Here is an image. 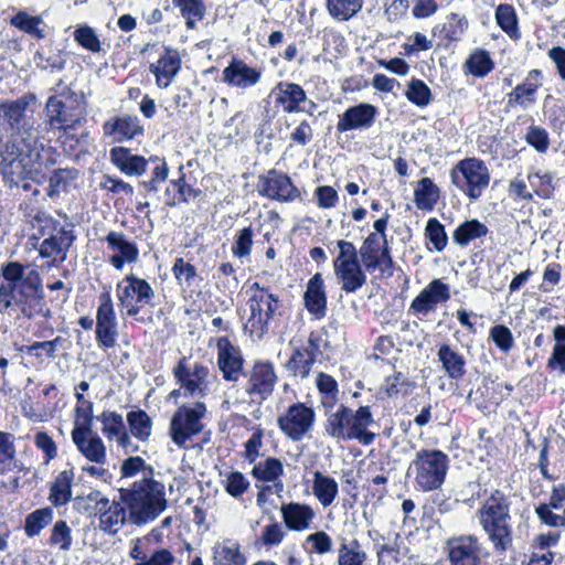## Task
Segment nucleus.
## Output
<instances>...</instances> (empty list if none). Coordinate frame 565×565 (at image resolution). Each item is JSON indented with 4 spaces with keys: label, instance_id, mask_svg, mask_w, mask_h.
I'll return each instance as SVG.
<instances>
[{
    "label": "nucleus",
    "instance_id": "obj_1",
    "mask_svg": "<svg viewBox=\"0 0 565 565\" xmlns=\"http://www.w3.org/2000/svg\"><path fill=\"white\" fill-rule=\"evenodd\" d=\"M119 499L97 501L99 530L109 535L117 534L126 524L127 510L130 521L140 526L154 521L168 504L164 484L148 476L135 481L130 488H121Z\"/></svg>",
    "mask_w": 565,
    "mask_h": 565
},
{
    "label": "nucleus",
    "instance_id": "obj_2",
    "mask_svg": "<svg viewBox=\"0 0 565 565\" xmlns=\"http://www.w3.org/2000/svg\"><path fill=\"white\" fill-rule=\"evenodd\" d=\"M35 114L36 97L32 93L0 103V128L9 135L7 142L23 146L32 156L36 154L38 148H44V126Z\"/></svg>",
    "mask_w": 565,
    "mask_h": 565
},
{
    "label": "nucleus",
    "instance_id": "obj_3",
    "mask_svg": "<svg viewBox=\"0 0 565 565\" xmlns=\"http://www.w3.org/2000/svg\"><path fill=\"white\" fill-rule=\"evenodd\" d=\"M45 131H63L64 134L75 130L86 121V102L82 92H75L68 86H63L62 81L55 88V94L46 100L45 108Z\"/></svg>",
    "mask_w": 565,
    "mask_h": 565
},
{
    "label": "nucleus",
    "instance_id": "obj_4",
    "mask_svg": "<svg viewBox=\"0 0 565 565\" xmlns=\"http://www.w3.org/2000/svg\"><path fill=\"white\" fill-rule=\"evenodd\" d=\"M326 433L337 440L348 441L356 439L360 444H373L375 434L367 427L374 423L369 406H361L356 411L341 404L335 412H326Z\"/></svg>",
    "mask_w": 565,
    "mask_h": 565
},
{
    "label": "nucleus",
    "instance_id": "obj_5",
    "mask_svg": "<svg viewBox=\"0 0 565 565\" xmlns=\"http://www.w3.org/2000/svg\"><path fill=\"white\" fill-rule=\"evenodd\" d=\"M247 292L249 294L247 306L250 315L245 324V330L260 339L269 330L270 322L282 316L284 303L278 294L273 292L269 287L262 286L257 281L249 286Z\"/></svg>",
    "mask_w": 565,
    "mask_h": 565
},
{
    "label": "nucleus",
    "instance_id": "obj_6",
    "mask_svg": "<svg viewBox=\"0 0 565 565\" xmlns=\"http://www.w3.org/2000/svg\"><path fill=\"white\" fill-rule=\"evenodd\" d=\"M449 459L437 449H422L408 467V475H414V481L422 491H434L445 482Z\"/></svg>",
    "mask_w": 565,
    "mask_h": 565
},
{
    "label": "nucleus",
    "instance_id": "obj_7",
    "mask_svg": "<svg viewBox=\"0 0 565 565\" xmlns=\"http://www.w3.org/2000/svg\"><path fill=\"white\" fill-rule=\"evenodd\" d=\"M451 182L470 200H478L490 182V172L477 158L460 160L450 172Z\"/></svg>",
    "mask_w": 565,
    "mask_h": 565
},
{
    "label": "nucleus",
    "instance_id": "obj_8",
    "mask_svg": "<svg viewBox=\"0 0 565 565\" xmlns=\"http://www.w3.org/2000/svg\"><path fill=\"white\" fill-rule=\"evenodd\" d=\"M36 149V154L32 156L29 149L15 142H6L3 162L0 166V175L3 181L12 186H18L21 181L26 179L34 180L33 168L31 162L40 159V150Z\"/></svg>",
    "mask_w": 565,
    "mask_h": 565
},
{
    "label": "nucleus",
    "instance_id": "obj_9",
    "mask_svg": "<svg viewBox=\"0 0 565 565\" xmlns=\"http://www.w3.org/2000/svg\"><path fill=\"white\" fill-rule=\"evenodd\" d=\"M116 296L121 312L136 317L146 306H153L156 292L146 279L130 274L117 284Z\"/></svg>",
    "mask_w": 565,
    "mask_h": 565
},
{
    "label": "nucleus",
    "instance_id": "obj_10",
    "mask_svg": "<svg viewBox=\"0 0 565 565\" xmlns=\"http://www.w3.org/2000/svg\"><path fill=\"white\" fill-rule=\"evenodd\" d=\"M43 298L40 274L34 269L25 274L21 264V277L14 286L13 309L18 308L23 317L32 318L42 311Z\"/></svg>",
    "mask_w": 565,
    "mask_h": 565
},
{
    "label": "nucleus",
    "instance_id": "obj_11",
    "mask_svg": "<svg viewBox=\"0 0 565 565\" xmlns=\"http://www.w3.org/2000/svg\"><path fill=\"white\" fill-rule=\"evenodd\" d=\"M205 413L206 406L202 402H196L193 406L179 407L170 420L171 440L178 447L185 448L186 443L203 430L202 418Z\"/></svg>",
    "mask_w": 565,
    "mask_h": 565
},
{
    "label": "nucleus",
    "instance_id": "obj_12",
    "mask_svg": "<svg viewBox=\"0 0 565 565\" xmlns=\"http://www.w3.org/2000/svg\"><path fill=\"white\" fill-rule=\"evenodd\" d=\"M479 522L497 554H504L512 546V516L510 512L478 513Z\"/></svg>",
    "mask_w": 565,
    "mask_h": 565
},
{
    "label": "nucleus",
    "instance_id": "obj_13",
    "mask_svg": "<svg viewBox=\"0 0 565 565\" xmlns=\"http://www.w3.org/2000/svg\"><path fill=\"white\" fill-rule=\"evenodd\" d=\"M315 419L316 414L311 407L303 403H295L277 418V424L288 438L299 441L311 430Z\"/></svg>",
    "mask_w": 565,
    "mask_h": 565
},
{
    "label": "nucleus",
    "instance_id": "obj_14",
    "mask_svg": "<svg viewBox=\"0 0 565 565\" xmlns=\"http://www.w3.org/2000/svg\"><path fill=\"white\" fill-rule=\"evenodd\" d=\"M445 551L450 565H481L482 544L475 535H460L450 537L446 542Z\"/></svg>",
    "mask_w": 565,
    "mask_h": 565
},
{
    "label": "nucleus",
    "instance_id": "obj_15",
    "mask_svg": "<svg viewBox=\"0 0 565 565\" xmlns=\"http://www.w3.org/2000/svg\"><path fill=\"white\" fill-rule=\"evenodd\" d=\"M257 188L260 195L280 202H290L300 196V191L294 185L290 178L276 169L259 175Z\"/></svg>",
    "mask_w": 565,
    "mask_h": 565
},
{
    "label": "nucleus",
    "instance_id": "obj_16",
    "mask_svg": "<svg viewBox=\"0 0 565 565\" xmlns=\"http://www.w3.org/2000/svg\"><path fill=\"white\" fill-rule=\"evenodd\" d=\"M173 375L185 395L203 397L206 394L207 366L201 363L190 366L186 358H182L173 367Z\"/></svg>",
    "mask_w": 565,
    "mask_h": 565
},
{
    "label": "nucleus",
    "instance_id": "obj_17",
    "mask_svg": "<svg viewBox=\"0 0 565 565\" xmlns=\"http://www.w3.org/2000/svg\"><path fill=\"white\" fill-rule=\"evenodd\" d=\"M539 520L551 527H565V484H554L548 502L535 508Z\"/></svg>",
    "mask_w": 565,
    "mask_h": 565
},
{
    "label": "nucleus",
    "instance_id": "obj_18",
    "mask_svg": "<svg viewBox=\"0 0 565 565\" xmlns=\"http://www.w3.org/2000/svg\"><path fill=\"white\" fill-rule=\"evenodd\" d=\"M377 114V108L372 104L361 103L351 106L343 114L339 115L337 131L347 132L370 129L374 125Z\"/></svg>",
    "mask_w": 565,
    "mask_h": 565
},
{
    "label": "nucleus",
    "instance_id": "obj_19",
    "mask_svg": "<svg viewBox=\"0 0 565 565\" xmlns=\"http://www.w3.org/2000/svg\"><path fill=\"white\" fill-rule=\"evenodd\" d=\"M72 439L78 451L89 461L104 463L106 460V448L102 438L92 430V426L74 427Z\"/></svg>",
    "mask_w": 565,
    "mask_h": 565
},
{
    "label": "nucleus",
    "instance_id": "obj_20",
    "mask_svg": "<svg viewBox=\"0 0 565 565\" xmlns=\"http://www.w3.org/2000/svg\"><path fill=\"white\" fill-rule=\"evenodd\" d=\"M277 382L274 366L269 362H256L249 373L246 393L258 396L260 401L271 395Z\"/></svg>",
    "mask_w": 565,
    "mask_h": 565
},
{
    "label": "nucleus",
    "instance_id": "obj_21",
    "mask_svg": "<svg viewBox=\"0 0 565 565\" xmlns=\"http://www.w3.org/2000/svg\"><path fill=\"white\" fill-rule=\"evenodd\" d=\"M449 298V286L440 279H434L412 301L411 310L426 316L428 312L434 311L438 303L446 302Z\"/></svg>",
    "mask_w": 565,
    "mask_h": 565
},
{
    "label": "nucleus",
    "instance_id": "obj_22",
    "mask_svg": "<svg viewBox=\"0 0 565 565\" xmlns=\"http://www.w3.org/2000/svg\"><path fill=\"white\" fill-rule=\"evenodd\" d=\"M217 365L224 380L236 382L243 371L244 359L237 347L223 339L217 343Z\"/></svg>",
    "mask_w": 565,
    "mask_h": 565
},
{
    "label": "nucleus",
    "instance_id": "obj_23",
    "mask_svg": "<svg viewBox=\"0 0 565 565\" xmlns=\"http://www.w3.org/2000/svg\"><path fill=\"white\" fill-rule=\"evenodd\" d=\"M542 86V72L540 70H531L523 83L516 85L514 89L508 94V105L510 107L520 106L527 109L536 102V92Z\"/></svg>",
    "mask_w": 565,
    "mask_h": 565
},
{
    "label": "nucleus",
    "instance_id": "obj_24",
    "mask_svg": "<svg viewBox=\"0 0 565 565\" xmlns=\"http://www.w3.org/2000/svg\"><path fill=\"white\" fill-rule=\"evenodd\" d=\"M108 247L115 253L109 257V263L118 270H121L124 264L135 263L139 257L137 245L128 241L121 232H109L106 236Z\"/></svg>",
    "mask_w": 565,
    "mask_h": 565
},
{
    "label": "nucleus",
    "instance_id": "obj_25",
    "mask_svg": "<svg viewBox=\"0 0 565 565\" xmlns=\"http://www.w3.org/2000/svg\"><path fill=\"white\" fill-rule=\"evenodd\" d=\"M262 78V71L247 65L242 60L233 61L223 70V81L234 87L246 89L256 85Z\"/></svg>",
    "mask_w": 565,
    "mask_h": 565
},
{
    "label": "nucleus",
    "instance_id": "obj_26",
    "mask_svg": "<svg viewBox=\"0 0 565 565\" xmlns=\"http://www.w3.org/2000/svg\"><path fill=\"white\" fill-rule=\"evenodd\" d=\"M280 513L285 526L296 532L309 529L316 518V512L310 505L298 502L282 503Z\"/></svg>",
    "mask_w": 565,
    "mask_h": 565
},
{
    "label": "nucleus",
    "instance_id": "obj_27",
    "mask_svg": "<svg viewBox=\"0 0 565 565\" xmlns=\"http://www.w3.org/2000/svg\"><path fill=\"white\" fill-rule=\"evenodd\" d=\"M305 307L316 319H322L327 313V294L320 273L315 274L307 284L303 294Z\"/></svg>",
    "mask_w": 565,
    "mask_h": 565
},
{
    "label": "nucleus",
    "instance_id": "obj_28",
    "mask_svg": "<svg viewBox=\"0 0 565 565\" xmlns=\"http://www.w3.org/2000/svg\"><path fill=\"white\" fill-rule=\"evenodd\" d=\"M271 95L275 98L276 105H280L285 113L292 114L301 111V103L307 99V94L303 88L289 82H279L274 89Z\"/></svg>",
    "mask_w": 565,
    "mask_h": 565
},
{
    "label": "nucleus",
    "instance_id": "obj_29",
    "mask_svg": "<svg viewBox=\"0 0 565 565\" xmlns=\"http://www.w3.org/2000/svg\"><path fill=\"white\" fill-rule=\"evenodd\" d=\"M103 130L116 141L132 139L143 132L138 117L129 115L110 118L104 122Z\"/></svg>",
    "mask_w": 565,
    "mask_h": 565
},
{
    "label": "nucleus",
    "instance_id": "obj_30",
    "mask_svg": "<svg viewBox=\"0 0 565 565\" xmlns=\"http://www.w3.org/2000/svg\"><path fill=\"white\" fill-rule=\"evenodd\" d=\"M6 282L0 284V313L11 315L13 310V295L17 280L21 277V264L9 262L1 268Z\"/></svg>",
    "mask_w": 565,
    "mask_h": 565
},
{
    "label": "nucleus",
    "instance_id": "obj_31",
    "mask_svg": "<svg viewBox=\"0 0 565 565\" xmlns=\"http://www.w3.org/2000/svg\"><path fill=\"white\" fill-rule=\"evenodd\" d=\"M75 239L76 236L72 230L62 227L55 235H51L41 243L39 254L43 258L61 255L60 260L64 262L67 257V250Z\"/></svg>",
    "mask_w": 565,
    "mask_h": 565
},
{
    "label": "nucleus",
    "instance_id": "obj_32",
    "mask_svg": "<svg viewBox=\"0 0 565 565\" xmlns=\"http://www.w3.org/2000/svg\"><path fill=\"white\" fill-rule=\"evenodd\" d=\"M111 162L127 175H141L147 171L149 161L142 156L134 154L130 149L116 147L110 150Z\"/></svg>",
    "mask_w": 565,
    "mask_h": 565
},
{
    "label": "nucleus",
    "instance_id": "obj_33",
    "mask_svg": "<svg viewBox=\"0 0 565 565\" xmlns=\"http://www.w3.org/2000/svg\"><path fill=\"white\" fill-rule=\"evenodd\" d=\"M181 67V60L178 51L166 49V52L156 64L150 65V71L156 75L159 87H168L172 78Z\"/></svg>",
    "mask_w": 565,
    "mask_h": 565
},
{
    "label": "nucleus",
    "instance_id": "obj_34",
    "mask_svg": "<svg viewBox=\"0 0 565 565\" xmlns=\"http://www.w3.org/2000/svg\"><path fill=\"white\" fill-rule=\"evenodd\" d=\"M96 341L100 348L113 349L117 344L118 322L116 312H96Z\"/></svg>",
    "mask_w": 565,
    "mask_h": 565
},
{
    "label": "nucleus",
    "instance_id": "obj_35",
    "mask_svg": "<svg viewBox=\"0 0 565 565\" xmlns=\"http://www.w3.org/2000/svg\"><path fill=\"white\" fill-rule=\"evenodd\" d=\"M98 419L103 424V433L109 438H116L118 444L129 451L130 437L126 431L122 416L116 412H104ZM136 447L130 451H135Z\"/></svg>",
    "mask_w": 565,
    "mask_h": 565
},
{
    "label": "nucleus",
    "instance_id": "obj_36",
    "mask_svg": "<svg viewBox=\"0 0 565 565\" xmlns=\"http://www.w3.org/2000/svg\"><path fill=\"white\" fill-rule=\"evenodd\" d=\"M10 24L38 40L45 39L51 31L41 15H31L25 11L15 13L11 18Z\"/></svg>",
    "mask_w": 565,
    "mask_h": 565
},
{
    "label": "nucleus",
    "instance_id": "obj_37",
    "mask_svg": "<svg viewBox=\"0 0 565 565\" xmlns=\"http://www.w3.org/2000/svg\"><path fill=\"white\" fill-rule=\"evenodd\" d=\"M443 370L451 380H461L466 374V359L448 344H441L437 352Z\"/></svg>",
    "mask_w": 565,
    "mask_h": 565
},
{
    "label": "nucleus",
    "instance_id": "obj_38",
    "mask_svg": "<svg viewBox=\"0 0 565 565\" xmlns=\"http://www.w3.org/2000/svg\"><path fill=\"white\" fill-rule=\"evenodd\" d=\"M337 278L341 281V289L347 294H352L361 289L366 284L361 263L333 267Z\"/></svg>",
    "mask_w": 565,
    "mask_h": 565
},
{
    "label": "nucleus",
    "instance_id": "obj_39",
    "mask_svg": "<svg viewBox=\"0 0 565 565\" xmlns=\"http://www.w3.org/2000/svg\"><path fill=\"white\" fill-rule=\"evenodd\" d=\"M73 468L61 471L50 489V501L55 507L66 504L72 499Z\"/></svg>",
    "mask_w": 565,
    "mask_h": 565
},
{
    "label": "nucleus",
    "instance_id": "obj_40",
    "mask_svg": "<svg viewBox=\"0 0 565 565\" xmlns=\"http://www.w3.org/2000/svg\"><path fill=\"white\" fill-rule=\"evenodd\" d=\"M12 470H23V463L17 459L14 436L0 430V473Z\"/></svg>",
    "mask_w": 565,
    "mask_h": 565
},
{
    "label": "nucleus",
    "instance_id": "obj_41",
    "mask_svg": "<svg viewBox=\"0 0 565 565\" xmlns=\"http://www.w3.org/2000/svg\"><path fill=\"white\" fill-rule=\"evenodd\" d=\"M34 62L41 70L61 72L66 64V54L52 45H43L35 52Z\"/></svg>",
    "mask_w": 565,
    "mask_h": 565
},
{
    "label": "nucleus",
    "instance_id": "obj_42",
    "mask_svg": "<svg viewBox=\"0 0 565 565\" xmlns=\"http://www.w3.org/2000/svg\"><path fill=\"white\" fill-rule=\"evenodd\" d=\"M312 492L322 507L327 508L335 500L339 488L337 481L321 471L313 472Z\"/></svg>",
    "mask_w": 565,
    "mask_h": 565
},
{
    "label": "nucleus",
    "instance_id": "obj_43",
    "mask_svg": "<svg viewBox=\"0 0 565 565\" xmlns=\"http://www.w3.org/2000/svg\"><path fill=\"white\" fill-rule=\"evenodd\" d=\"M489 233L486 224L472 218L461 223L452 233V241L460 247H466L471 241L484 237Z\"/></svg>",
    "mask_w": 565,
    "mask_h": 565
},
{
    "label": "nucleus",
    "instance_id": "obj_44",
    "mask_svg": "<svg viewBox=\"0 0 565 565\" xmlns=\"http://www.w3.org/2000/svg\"><path fill=\"white\" fill-rule=\"evenodd\" d=\"M440 191L430 178H423L414 191V202L419 210L431 211L439 200Z\"/></svg>",
    "mask_w": 565,
    "mask_h": 565
},
{
    "label": "nucleus",
    "instance_id": "obj_45",
    "mask_svg": "<svg viewBox=\"0 0 565 565\" xmlns=\"http://www.w3.org/2000/svg\"><path fill=\"white\" fill-rule=\"evenodd\" d=\"M363 3V0H326L327 11L340 22L355 17L362 10Z\"/></svg>",
    "mask_w": 565,
    "mask_h": 565
},
{
    "label": "nucleus",
    "instance_id": "obj_46",
    "mask_svg": "<svg viewBox=\"0 0 565 565\" xmlns=\"http://www.w3.org/2000/svg\"><path fill=\"white\" fill-rule=\"evenodd\" d=\"M494 68V62L486 50H476L463 63L466 73L477 77H484Z\"/></svg>",
    "mask_w": 565,
    "mask_h": 565
},
{
    "label": "nucleus",
    "instance_id": "obj_47",
    "mask_svg": "<svg viewBox=\"0 0 565 565\" xmlns=\"http://www.w3.org/2000/svg\"><path fill=\"white\" fill-rule=\"evenodd\" d=\"M214 565H245L246 557L235 542H224L214 547Z\"/></svg>",
    "mask_w": 565,
    "mask_h": 565
},
{
    "label": "nucleus",
    "instance_id": "obj_48",
    "mask_svg": "<svg viewBox=\"0 0 565 565\" xmlns=\"http://www.w3.org/2000/svg\"><path fill=\"white\" fill-rule=\"evenodd\" d=\"M366 553L358 540L345 541L338 548V565H363Z\"/></svg>",
    "mask_w": 565,
    "mask_h": 565
},
{
    "label": "nucleus",
    "instance_id": "obj_49",
    "mask_svg": "<svg viewBox=\"0 0 565 565\" xmlns=\"http://www.w3.org/2000/svg\"><path fill=\"white\" fill-rule=\"evenodd\" d=\"M78 175V170L74 168H61L54 170L49 178L47 195L50 198H54L61 192H66L71 182L76 180Z\"/></svg>",
    "mask_w": 565,
    "mask_h": 565
},
{
    "label": "nucleus",
    "instance_id": "obj_50",
    "mask_svg": "<svg viewBox=\"0 0 565 565\" xmlns=\"http://www.w3.org/2000/svg\"><path fill=\"white\" fill-rule=\"evenodd\" d=\"M172 3L180 10L185 19L188 29H195L196 22L205 15V4L203 0H172Z\"/></svg>",
    "mask_w": 565,
    "mask_h": 565
},
{
    "label": "nucleus",
    "instance_id": "obj_51",
    "mask_svg": "<svg viewBox=\"0 0 565 565\" xmlns=\"http://www.w3.org/2000/svg\"><path fill=\"white\" fill-rule=\"evenodd\" d=\"M284 473L282 462L274 457H268L264 461L254 465L252 475L258 481L275 482Z\"/></svg>",
    "mask_w": 565,
    "mask_h": 565
},
{
    "label": "nucleus",
    "instance_id": "obj_52",
    "mask_svg": "<svg viewBox=\"0 0 565 565\" xmlns=\"http://www.w3.org/2000/svg\"><path fill=\"white\" fill-rule=\"evenodd\" d=\"M495 21L511 39H519L518 15L513 6L508 3L499 4L495 9Z\"/></svg>",
    "mask_w": 565,
    "mask_h": 565
},
{
    "label": "nucleus",
    "instance_id": "obj_53",
    "mask_svg": "<svg viewBox=\"0 0 565 565\" xmlns=\"http://www.w3.org/2000/svg\"><path fill=\"white\" fill-rule=\"evenodd\" d=\"M127 422L134 437L140 441L149 439L152 429V422L149 415L142 411H131L127 414Z\"/></svg>",
    "mask_w": 565,
    "mask_h": 565
},
{
    "label": "nucleus",
    "instance_id": "obj_54",
    "mask_svg": "<svg viewBox=\"0 0 565 565\" xmlns=\"http://www.w3.org/2000/svg\"><path fill=\"white\" fill-rule=\"evenodd\" d=\"M381 237L371 233L364 239L362 246L360 247L359 254L361 255L363 265L366 270L373 271L379 267V252L381 250Z\"/></svg>",
    "mask_w": 565,
    "mask_h": 565
},
{
    "label": "nucleus",
    "instance_id": "obj_55",
    "mask_svg": "<svg viewBox=\"0 0 565 565\" xmlns=\"http://www.w3.org/2000/svg\"><path fill=\"white\" fill-rule=\"evenodd\" d=\"M53 519L51 508H42L33 511L25 518L24 531L29 537L38 535Z\"/></svg>",
    "mask_w": 565,
    "mask_h": 565
},
{
    "label": "nucleus",
    "instance_id": "obj_56",
    "mask_svg": "<svg viewBox=\"0 0 565 565\" xmlns=\"http://www.w3.org/2000/svg\"><path fill=\"white\" fill-rule=\"evenodd\" d=\"M73 36L79 46L92 53H99L103 50L102 42L96 31L87 24L77 25L73 32Z\"/></svg>",
    "mask_w": 565,
    "mask_h": 565
},
{
    "label": "nucleus",
    "instance_id": "obj_57",
    "mask_svg": "<svg viewBox=\"0 0 565 565\" xmlns=\"http://www.w3.org/2000/svg\"><path fill=\"white\" fill-rule=\"evenodd\" d=\"M49 542L52 546H57L62 552H68L71 550L73 543L72 529L66 521L58 520L55 522L51 530Z\"/></svg>",
    "mask_w": 565,
    "mask_h": 565
},
{
    "label": "nucleus",
    "instance_id": "obj_58",
    "mask_svg": "<svg viewBox=\"0 0 565 565\" xmlns=\"http://www.w3.org/2000/svg\"><path fill=\"white\" fill-rule=\"evenodd\" d=\"M316 384L320 394L323 396V406L326 408L333 407L339 393L337 381L331 375L319 372Z\"/></svg>",
    "mask_w": 565,
    "mask_h": 565
},
{
    "label": "nucleus",
    "instance_id": "obj_59",
    "mask_svg": "<svg viewBox=\"0 0 565 565\" xmlns=\"http://www.w3.org/2000/svg\"><path fill=\"white\" fill-rule=\"evenodd\" d=\"M511 510V497L505 494L503 491L495 489L486 499L482 507L478 510V513H498V512H510Z\"/></svg>",
    "mask_w": 565,
    "mask_h": 565
},
{
    "label": "nucleus",
    "instance_id": "obj_60",
    "mask_svg": "<svg viewBox=\"0 0 565 565\" xmlns=\"http://www.w3.org/2000/svg\"><path fill=\"white\" fill-rule=\"evenodd\" d=\"M315 363L316 361L312 360V358H309V355L305 354V352L297 348L286 363V367L288 371L292 372L294 375H299L301 379H306Z\"/></svg>",
    "mask_w": 565,
    "mask_h": 565
},
{
    "label": "nucleus",
    "instance_id": "obj_61",
    "mask_svg": "<svg viewBox=\"0 0 565 565\" xmlns=\"http://www.w3.org/2000/svg\"><path fill=\"white\" fill-rule=\"evenodd\" d=\"M405 96L411 103L425 107L431 100V90L422 79L413 78L408 84Z\"/></svg>",
    "mask_w": 565,
    "mask_h": 565
},
{
    "label": "nucleus",
    "instance_id": "obj_62",
    "mask_svg": "<svg viewBox=\"0 0 565 565\" xmlns=\"http://www.w3.org/2000/svg\"><path fill=\"white\" fill-rule=\"evenodd\" d=\"M286 536V531L282 524L271 522L264 526L262 534L257 539V543L262 544L267 550L279 545Z\"/></svg>",
    "mask_w": 565,
    "mask_h": 565
},
{
    "label": "nucleus",
    "instance_id": "obj_63",
    "mask_svg": "<svg viewBox=\"0 0 565 565\" xmlns=\"http://www.w3.org/2000/svg\"><path fill=\"white\" fill-rule=\"evenodd\" d=\"M425 235L431 242L435 249L443 252L448 244V236L445 226L435 217L428 220L425 227Z\"/></svg>",
    "mask_w": 565,
    "mask_h": 565
},
{
    "label": "nucleus",
    "instance_id": "obj_64",
    "mask_svg": "<svg viewBox=\"0 0 565 565\" xmlns=\"http://www.w3.org/2000/svg\"><path fill=\"white\" fill-rule=\"evenodd\" d=\"M172 273L179 285L183 288L192 287L195 278L198 277L196 268L192 264L185 262L182 257L175 259Z\"/></svg>",
    "mask_w": 565,
    "mask_h": 565
}]
</instances>
